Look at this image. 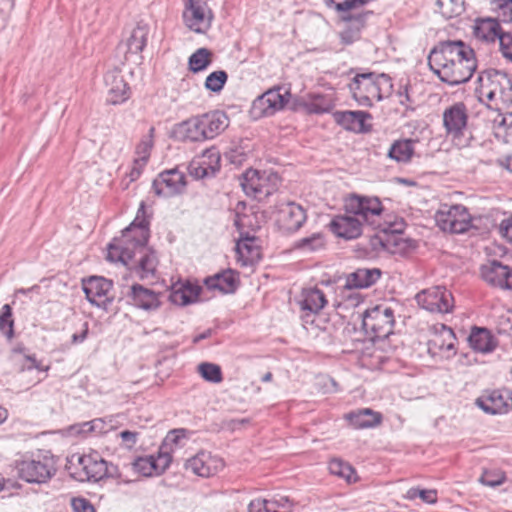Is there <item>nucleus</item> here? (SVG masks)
I'll use <instances>...</instances> for the list:
<instances>
[{
  "mask_svg": "<svg viewBox=\"0 0 512 512\" xmlns=\"http://www.w3.org/2000/svg\"><path fill=\"white\" fill-rule=\"evenodd\" d=\"M428 65L450 86L469 81L477 68L473 49L461 40L441 41L435 45L428 55Z\"/></svg>",
  "mask_w": 512,
  "mask_h": 512,
  "instance_id": "1",
  "label": "nucleus"
},
{
  "mask_svg": "<svg viewBox=\"0 0 512 512\" xmlns=\"http://www.w3.org/2000/svg\"><path fill=\"white\" fill-rule=\"evenodd\" d=\"M131 233H137V236H133L132 249L136 257L130 262L128 268L141 281L155 278L159 261L156 251L147 246L150 233L144 202H141L134 221L124 229V239L130 237Z\"/></svg>",
  "mask_w": 512,
  "mask_h": 512,
  "instance_id": "2",
  "label": "nucleus"
},
{
  "mask_svg": "<svg viewBox=\"0 0 512 512\" xmlns=\"http://www.w3.org/2000/svg\"><path fill=\"white\" fill-rule=\"evenodd\" d=\"M475 94L480 103L493 113L502 112L512 104V78L504 71L486 69L478 75Z\"/></svg>",
  "mask_w": 512,
  "mask_h": 512,
  "instance_id": "3",
  "label": "nucleus"
},
{
  "mask_svg": "<svg viewBox=\"0 0 512 512\" xmlns=\"http://www.w3.org/2000/svg\"><path fill=\"white\" fill-rule=\"evenodd\" d=\"M346 209L363 218L367 225L383 233L401 234L405 229L403 219L390 220L383 215L384 207L377 197L352 195L346 200Z\"/></svg>",
  "mask_w": 512,
  "mask_h": 512,
  "instance_id": "4",
  "label": "nucleus"
},
{
  "mask_svg": "<svg viewBox=\"0 0 512 512\" xmlns=\"http://www.w3.org/2000/svg\"><path fill=\"white\" fill-rule=\"evenodd\" d=\"M391 88L392 82L388 75L372 72L357 74L349 84L353 98L365 107H371L374 100L381 101L384 93L388 94Z\"/></svg>",
  "mask_w": 512,
  "mask_h": 512,
  "instance_id": "5",
  "label": "nucleus"
},
{
  "mask_svg": "<svg viewBox=\"0 0 512 512\" xmlns=\"http://www.w3.org/2000/svg\"><path fill=\"white\" fill-rule=\"evenodd\" d=\"M239 181L248 197L261 201L278 190L281 178L272 170L248 169L240 176Z\"/></svg>",
  "mask_w": 512,
  "mask_h": 512,
  "instance_id": "6",
  "label": "nucleus"
},
{
  "mask_svg": "<svg viewBox=\"0 0 512 512\" xmlns=\"http://www.w3.org/2000/svg\"><path fill=\"white\" fill-rule=\"evenodd\" d=\"M468 114L464 103L458 102L446 108L443 112V126L446 134L458 148L470 145L473 139L467 128Z\"/></svg>",
  "mask_w": 512,
  "mask_h": 512,
  "instance_id": "7",
  "label": "nucleus"
},
{
  "mask_svg": "<svg viewBox=\"0 0 512 512\" xmlns=\"http://www.w3.org/2000/svg\"><path fill=\"white\" fill-rule=\"evenodd\" d=\"M17 471L19 478L28 483L44 484L56 474V461L51 455H38L19 462Z\"/></svg>",
  "mask_w": 512,
  "mask_h": 512,
  "instance_id": "8",
  "label": "nucleus"
},
{
  "mask_svg": "<svg viewBox=\"0 0 512 512\" xmlns=\"http://www.w3.org/2000/svg\"><path fill=\"white\" fill-rule=\"evenodd\" d=\"M394 324V310L385 305H377L363 314L362 327L374 339H386L393 333Z\"/></svg>",
  "mask_w": 512,
  "mask_h": 512,
  "instance_id": "9",
  "label": "nucleus"
},
{
  "mask_svg": "<svg viewBox=\"0 0 512 512\" xmlns=\"http://www.w3.org/2000/svg\"><path fill=\"white\" fill-rule=\"evenodd\" d=\"M289 97L288 90L281 93L280 87L269 89L253 101L251 115L255 119L271 116L284 108L289 101Z\"/></svg>",
  "mask_w": 512,
  "mask_h": 512,
  "instance_id": "10",
  "label": "nucleus"
},
{
  "mask_svg": "<svg viewBox=\"0 0 512 512\" xmlns=\"http://www.w3.org/2000/svg\"><path fill=\"white\" fill-rule=\"evenodd\" d=\"M416 301L419 306L430 312L449 313L454 306L452 293L442 286L419 292L416 295Z\"/></svg>",
  "mask_w": 512,
  "mask_h": 512,
  "instance_id": "11",
  "label": "nucleus"
},
{
  "mask_svg": "<svg viewBox=\"0 0 512 512\" xmlns=\"http://www.w3.org/2000/svg\"><path fill=\"white\" fill-rule=\"evenodd\" d=\"M476 405L490 415L505 414L512 410V390H485L475 401Z\"/></svg>",
  "mask_w": 512,
  "mask_h": 512,
  "instance_id": "12",
  "label": "nucleus"
},
{
  "mask_svg": "<svg viewBox=\"0 0 512 512\" xmlns=\"http://www.w3.org/2000/svg\"><path fill=\"white\" fill-rule=\"evenodd\" d=\"M436 222L443 231L455 234L466 232L470 227V215L462 205H454L436 214Z\"/></svg>",
  "mask_w": 512,
  "mask_h": 512,
  "instance_id": "13",
  "label": "nucleus"
},
{
  "mask_svg": "<svg viewBox=\"0 0 512 512\" xmlns=\"http://www.w3.org/2000/svg\"><path fill=\"white\" fill-rule=\"evenodd\" d=\"M113 282L104 277L92 276L87 280H83V291L87 300L92 304L104 310H108L109 305L113 302V296L110 291Z\"/></svg>",
  "mask_w": 512,
  "mask_h": 512,
  "instance_id": "14",
  "label": "nucleus"
},
{
  "mask_svg": "<svg viewBox=\"0 0 512 512\" xmlns=\"http://www.w3.org/2000/svg\"><path fill=\"white\" fill-rule=\"evenodd\" d=\"M186 177L177 168L161 172L152 183L156 195L169 198L184 192Z\"/></svg>",
  "mask_w": 512,
  "mask_h": 512,
  "instance_id": "15",
  "label": "nucleus"
},
{
  "mask_svg": "<svg viewBox=\"0 0 512 512\" xmlns=\"http://www.w3.org/2000/svg\"><path fill=\"white\" fill-rule=\"evenodd\" d=\"M186 25L196 33L206 32L213 19V14L203 0H188L184 11Z\"/></svg>",
  "mask_w": 512,
  "mask_h": 512,
  "instance_id": "16",
  "label": "nucleus"
},
{
  "mask_svg": "<svg viewBox=\"0 0 512 512\" xmlns=\"http://www.w3.org/2000/svg\"><path fill=\"white\" fill-rule=\"evenodd\" d=\"M77 471L75 478L79 481H99L107 474V462L99 455L77 456Z\"/></svg>",
  "mask_w": 512,
  "mask_h": 512,
  "instance_id": "17",
  "label": "nucleus"
},
{
  "mask_svg": "<svg viewBox=\"0 0 512 512\" xmlns=\"http://www.w3.org/2000/svg\"><path fill=\"white\" fill-rule=\"evenodd\" d=\"M185 470L200 477H210L223 469L224 462L221 458L212 456L209 452L201 451L186 460Z\"/></svg>",
  "mask_w": 512,
  "mask_h": 512,
  "instance_id": "18",
  "label": "nucleus"
},
{
  "mask_svg": "<svg viewBox=\"0 0 512 512\" xmlns=\"http://www.w3.org/2000/svg\"><path fill=\"white\" fill-rule=\"evenodd\" d=\"M306 219V212L301 205L287 202L281 205L278 211L277 222L283 232L293 233L303 226Z\"/></svg>",
  "mask_w": 512,
  "mask_h": 512,
  "instance_id": "19",
  "label": "nucleus"
},
{
  "mask_svg": "<svg viewBox=\"0 0 512 512\" xmlns=\"http://www.w3.org/2000/svg\"><path fill=\"white\" fill-rule=\"evenodd\" d=\"M221 168V156L217 148L206 149L191 165V174L197 179L214 177Z\"/></svg>",
  "mask_w": 512,
  "mask_h": 512,
  "instance_id": "20",
  "label": "nucleus"
},
{
  "mask_svg": "<svg viewBox=\"0 0 512 512\" xmlns=\"http://www.w3.org/2000/svg\"><path fill=\"white\" fill-rule=\"evenodd\" d=\"M345 210L347 209L345 208ZM346 212L350 214V212ZM363 223H366L363 218L354 213H351V215H339L330 222V229L338 237L355 239L362 234Z\"/></svg>",
  "mask_w": 512,
  "mask_h": 512,
  "instance_id": "21",
  "label": "nucleus"
},
{
  "mask_svg": "<svg viewBox=\"0 0 512 512\" xmlns=\"http://www.w3.org/2000/svg\"><path fill=\"white\" fill-rule=\"evenodd\" d=\"M481 276L491 286L512 290V268L497 260L483 265Z\"/></svg>",
  "mask_w": 512,
  "mask_h": 512,
  "instance_id": "22",
  "label": "nucleus"
},
{
  "mask_svg": "<svg viewBox=\"0 0 512 512\" xmlns=\"http://www.w3.org/2000/svg\"><path fill=\"white\" fill-rule=\"evenodd\" d=\"M104 82L107 89L106 101L112 105L125 102L130 97V88L120 70L113 69L104 76Z\"/></svg>",
  "mask_w": 512,
  "mask_h": 512,
  "instance_id": "23",
  "label": "nucleus"
},
{
  "mask_svg": "<svg viewBox=\"0 0 512 512\" xmlns=\"http://www.w3.org/2000/svg\"><path fill=\"white\" fill-rule=\"evenodd\" d=\"M327 304L325 294L322 290L314 287L303 289L299 305L304 312L302 319L305 323L313 322L310 318L318 314Z\"/></svg>",
  "mask_w": 512,
  "mask_h": 512,
  "instance_id": "24",
  "label": "nucleus"
},
{
  "mask_svg": "<svg viewBox=\"0 0 512 512\" xmlns=\"http://www.w3.org/2000/svg\"><path fill=\"white\" fill-rule=\"evenodd\" d=\"M133 236H137V233H131L130 237L124 239L123 230L121 238L114 239L113 242L108 245L107 260L111 262H121L128 267L130 262L136 257V253L132 250Z\"/></svg>",
  "mask_w": 512,
  "mask_h": 512,
  "instance_id": "25",
  "label": "nucleus"
},
{
  "mask_svg": "<svg viewBox=\"0 0 512 512\" xmlns=\"http://www.w3.org/2000/svg\"><path fill=\"white\" fill-rule=\"evenodd\" d=\"M197 116L202 130L205 132L206 140L215 138L229 126L228 116L220 110L210 111Z\"/></svg>",
  "mask_w": 512,
  "mask_h": 512,
  "instance_id": "26",
  "label": "nucleus"
},
{
  "mask_svg": "<svg viewBox=\"0 0 512 512\" xmlns=\"http://www.w3.org/2000/svg\"><path fill=\"white\" fill-rule=\"evenodd\" d=\"M373 14L372 11H365L355 15L344 16L342 19L347 23L346 28L340 32L341 42L351 45L361 37V31L366 25L367 18Z\"/></svg>",
  "mask_w": 512,
  "mask_h": 512,
  "instance_id": "27",
  "label": "nucleus"
},
{
  "mask_svg": "<svg viewBox=\"0 0 512 512\" xmlns=\"http://www.w3.org/2000/svg\"><path fill=\"white\" fill-rule=\"evenodd\" d=\"M236 253L238 260L241 261L244 266L252 265L259 261L261 253L257 237L249 233L241 234L240 239L236 243Z\"/></svg>",
  "mask_w": 512,
  "mask_h": 512,
  "instance_id": "28",
  "label": "nucleus"
},
{
  "mask_svg": "<svg viewBox=\"0 0 512 512\" xmlns=\"http://www.w3.org/2000/svg\"><path fill=\"white\" fill-rule=\"evenodd\" d=\"M204 284L210 290H218L221 293L229 294L236 291L239 279L234 270L227 269L218 272L213 276L206 277L204 279Z\"/></svg>",
  "mask_w": 512,
  "mask_h": 512,
  "instance_id": "29",
  "label": "nucleus"
},
{
  "mask_svg": "<svg viewBox=\"0 0 512 512\" xmlns=\"http://www.w3.org/2000/svg\"><path fill=\"white\" fill-rule=\"evenodd\" d=\"M379 268H358L346 276L344 287L347 289H364L374 285L381 277Z\"/></svg>",
  "mask_w": 512,
  "mask_h": 512,
  "instance_id": "30",
  "label": "nucleus"
},
{
  "mask_svg": "<svg viewBox=\"0 0 512 512\" xmlns=\"http://www.w3.org/2000/svg\"><path fill=\"white\" fill-rule=\"evenodd\" d=\"M174 135L183 142L206 141L205 132L201 128L198 116L191 117L175 125Z\"/></svg>",
  "mask_w": 512,
  "mask_h": 512,
  "instance_id": "31",
  "label": "nucleus"
},
{
  "mask_svg": "<svg viewBox=\"0 0 512 512\" xmlns=\"http://www.w3.org/2000/svg\"><path fill=\"white\" fill-rule=\"evenodd\" d=\"M371 118L366 111H337L334 113L335 121L344 129L361 133L369 129L365 125V121Z\"/></svg>",
  "mask_w": 512,
  "mask_h": 512,
  "instance_id": "32",
  "label": "nucleus"
},
{
  "mask_svg": "<svg viewBox=\"0 0 512 512\" xmlns=\"http://www.w3.org/2000/svg\"><path fill=\"white\" fill-rule=\"evenodd\" d=\"M129 297L134 306L143 310H154L160 306L159 294L140 284L131 286Z\"/></svg>",
  "mask_w": 512,
  "mask_h": 512,
  "instance_id": "33",
  "label": "nucleus"
},
{
  "mask_svg": "<svg viewBox=\"0 0 512 512\" xmlns=\"http://www.w3.org/2000/svg\"><path fill=\"white\" fill-rule=\"evenodd\" d=\"M345 419L356 429H366L379 425L382 414L370 408H362L347 413Z\"/></svg>",
  "mask_w": 512,
  "mask_h": 512,
  "instance_id": "34",
  "label": "nucleus"
},
{
  "mask_svg": "<svg viewBox=\"0 0 512 512\" xmlns=\"http://www.w3.org/2000/svg\"><path fill=\"white\" fill-rule=\"evenodd\" d=\"M455 334L449 327L442 326L440 333L435 334L431 339L428 340V352L432 355H437L442 351H453L455 349Z\"/></svg>",
  "mask_w": 512,
  "mask_h": 512,
  "instance_id": "35",
  "label": "nucleus"
},
{
  "mask_svg": "<svg viewBox=\"0 0 512 512\" xmlns=\"http://www.w3.org/2000/svg\"><path fill=\"white\" fill-rule=\"evenodd\" d=\"M149 35V26L144 22H138L131 31L129 37L125 42L127 53L138 54L141 53L147 44Z\"/></svg>",
  "mask_w": 512,
  "mask_h": 512,
  "instance_id": "36",
  "label": "nucleus"
},
{
  "mask_svg": "<svg viewBox=\"0 0 512 512\" xmlns=\"http://www.w3.org/2000/svg\"><path fill=\"white\" fill-rule=\"evenodd\" d=\"M201 290L202 288L199 285L187 282L178 288H173L169 299L175 305L185 306L194 303L198 299Z\"/></svg>",
  "mask_w": 512,
  "mask_h": 512,
  "instance_id": "37",
  "label": "nucleus"
},
{
  "mask_svg": "<svg viewBox=\"0 0 512 512\" xmlns=\"http://www.w3.org/2000/svg\"><path fill=\"white\" fill-rule=\"evenodd\" d=\"M470 347L478 352L488 353L494 350L493 336L486 328L473 327L468 336Z\"/></svg>",
  "mask_w": 512,
  "mask_h": 512,
  "instance_id": "38",
  "label": "nucleus"
},
{
  "mask_svg": "<svg viewBox=\"0 0 512 512\" xmlns=\"http://www.w3.org/2000/svg\"><path fill=\"white\" fill-rule=\"evenodd\" d=\"M503 34L504 32L496 19H481L474 26V35L481 40L493 42L496 39L499 40V37Z\"/></svg>",
  "mask_w": 512,
  "mask_h": 512,
  "instance_id": "39",
  "label": "nucleus"
},
{
  "mask_svg": "<svg viewBox=\"0 0 512 512\" xmlns=\"http://www.w3.org/2000/svg\"><path fill=\"white\" fill-rule=\"evenodd\" d=\"M415 143L412 139L397 140L391 145L387 155L398 163H407L414 154Z\"/></svg>",
  "mask_w": 512,
  "mask_h": 512,
  "instance_id": "40",
  "label": "nucleus"
},
{
  "mask_svg": "<svg viewBox=\"0 0 512 512\" xmlns=\"http://www.w3.org/2000/svg\"><path fill=\"white\" fill-rule=\"evenodd\" d=\"M493 129L496 137H501L504 142L512 143V112L506 115L496 113L493 119Z\"/></svg>",
  "mask_w": 512,
  "mask_h": 512,
  "instance_id": "41",
  "label": "nucleus"
},
{
  "mask_svg": "<svg viewBox=\"0 0 512 512\" xmlns=\"http://www.w3.org/2000/svg\"><path fill=\"white\" fill-rule=\"evenodd\" d=\"M154 132L155 128L151 127L148 134L141 138L136 147V154L138 155V158L135 160V164L140 167L144 166L150 157V152L154 145Z\"/></svg>",
  "mask_w": 512,
  "mask_h": 512,
  "instance_id": "42",
  "label": "nucleus"
},
{
  "mask_svg": "<svg viewBox=\"0 0 512 512\" xmlns=\"http://www.w3.org/2000/svg\"><path fill=\"white\" fill-rule=\"evenodd\" d=\"M211 52L207 48H199L197 49L190 57H189V68L192 72L196 73L206 69L211 63Z\"/></svg>",
  "mask_w": 512,
  "mask_h": 512,
  "instance_id": "43",
  "label": "nucleus"
},
{
  "mask_svg": "<svg viewBox=\"0 0 512 512\" xmlns=\"http://www.w3.org/2000/svg\"><path fill=\"white\" fill-rule=\"evenodd\" d=\"M464 0H437L436 4L440 13L446 18H453L461 15L464 8Z\"/></svg>",
  "mask_w": 512,
  "mask_h": 512,
  "instance_id": "44",
  "label": "nucleus"
},
{
  "mask_svg": "<svg viewBox=\"0 0 512 512\" xmlns=\"http://www.w3.org/2000/svg\"><path fill=\"white\" fill-rule=\"evenodd\" d=\"M490 6L496 13L498 22L512 23V0H491Z\"/></svg>",
  "mask_w": 512,
  "mask_h": 512,
  "instance_id": "45",
  "label": "nucleus"
},
{
  "mask_svg": "<svg viewBox=\"0 0 512 512\" xmlns=\"http://www.w3.org/2000/svg\"><path fill=\"white\" fill-rule=\"evenodd\" d=\"M325 245L324 236L321 233H314L309 237L298 240L294 247L305 252H314L322 249Z\"/></svg>",
  "mask_w": 512,
  "mask_h": 512,
  "instance_id": "46",
  "label": "nucleus"
},
{
  "mask_svg": "<svg viewBox=\"0 0 512 512\" xmlns=\"http://www.w3.org/2000/svg\"><path fill=\"white\" fill-rule=\"evenodd\" d=\"M132 468L135 472L138 474L145 476V477H151L154 474H156L155 471V464H154V456H144V457H137L132 462Z\"/></svg>",
  "mask_w": 512,
  "mask_h": 512,
  "instance_id": "47",
  "label": "nucleus"
},
{
  "mask_svg": "<svg viewBox=\"0 0 512 512\" xmlns=\"http://www.w3.org/2000/svg\"><path fill=\"white\" fill-rule=\"evenodd\" d=\"M198 372L206 381L220 383L223 380L222 371L219 365L203 362L198 365Z\"/></svg>",
  "mask_w": 512,
  "mask_h": 512,
  "instance_id": "48",
  "label": "nucleus"
},
{
  "mask_svg": "<svg viewBox=\"0 0 512 512\" xmlns=\"http://www.w3.org/2000/svg\"><path fill=\"white\" fill-rule=\"evenodd\" d=\"M228 80V74L224 70L210 73L205 80V88L211 92L219 93Z\"/></svg>",
  "mask_w": 512,
  "mask_h": 512,
  "instance_id": "49",
  "label": "nucleus"
},
{
  "mask_svg": "<svg viewBox=\"0 0 512 512\" xmlns=\"http://www.w3.org/2000/svg\"><path fill=\"white\" fill-rule=\"evenodd\" d=\"M14 321L12 319V308L9 304H5L0 312V331L11 339L14 335Z\"/></svg>",
  "mask_w": 512,
  "mask_h": 512,
  "instance_id": "50",
  "label": "nucleus"
},
{
  "mask_svg": "<svg viewBox=\"0 0 512 512\" xmlns=\"http://www.w3.org/2000/svg\"><path fill=\"white\" fill-rule=\"evenodd\" d=\"M328 468L332 474L342 477L349 482L351 481L352 476L355 474L353 467L341 459L331 460Z\"/></svg>",
  "mask_w": 512,
  "mask_h": 512,
  "instance_id": "51",
  "label": "nucleus"
},
{
  "mask_svg": "<svg viewBox=\"0 0 512 512\" xmlns=\"http://www.w3.org/2000/svg\"><path fill=\"white\" fill-rule=\"evenodd\" d=\"M171 452V448H164V446L161 445L157 457L154 456L156 475L164 473L166 469L169 467L172 461Z\"/></svg>",
  "mask_w": 512,
  "mask_h": 512,
  "instance_id": "52",
  "label": "nucleus"
},
{
  "mask_svg": "<svg viewBox=\"0 0 512 512\" xmlns=\"http://www.w3.org/2000/svg\"><path fill=\"white\" fill-rule=\"evenodd\" d=\"M332 109V101L322 95H315L309 103V111L315 114L328 113Z\"/></svg>",
  "mask_w": 512,
  "mask_h": 512,
  "instance_id": "53",
  "label": "nucleus"
},
{
  "mask_svg": "<svg viewBox=\"0 0 512 512\" xmlns=\"http://www.w3.org/2000/svg\"><path fill=\"white\" fill-rule=\"evenodd\" d=\"M505 474L499 470H485L479 481L486 486L496 487L505 481Z\"/></svg>",
  "mask_w": 512,
  "mask_h": 512,
  "instance_id": "54",
  "label": "nucleus"
},
{
  "mask_svg": "<svg viewBox=\"0 0 512 512\" xmlns=\"http://www.w3.org/2000/svg\"><path fill=\"white\" fill-rule=\"evenodd\" d=\"M36 369L38 371H48L49 366H43L41 362L37 361L35 356L25 355L23 362L20 364L19 372H25Z\"/></svg>",
  "mask_w": 512,
  "mask_h": 512,
  "instance_id": "55",
  "label": "nucleus"
},
{
  "mask_svg": "<svg viewBox=\"0 0 512 512\" xmlns=\"http://www.w3.org/2000/svg\"><path fill=\"white\" fill-rule=\"evenodd\" d=\"M71 507L73 512H96L90 500L81 496L71 499Z\"/></svg>",
  "mask_w": 512,
  "mask_h": 512,
  "instance_id": "56",
  "label": "nucleus"
},
{
  "mask_svg": "<svg viewBox=\"0 0 512 512\" xmlns=\"http://www.w3.org/2000/svg\"><path fill=\"white\" fill-rule=\"evenodd\" d=\"M185 436L186 435L184 429L171 430L165 437L162 446H164V448H171L173 450V445H178L180 441L185 438Z\"/></svg>",
  "mask_w": 512,
  "mask_h": 512,
  "instance_id": "57",
  "label": "nucleus"
},
{
  "mask_svg": "<svg viewBox=\"0 0 512 512\" xmlns=\"http://www.w3.org/2000/svg\"><path fill=\"white\" fill-rule=\"evenodd\" d=\"M500 51L503 57L512 62V35L504 33L499 37Z\"/></svg>",
  "mask_w": 512,
  "mask_h": 512,
  "instance_id": "58",
  "label": "nucleus"
},
{
  "mask_svg": "<svg viewBox=\"0 0 512 512\" xmlns=\"http://www.w3.org/2000/svg\"><path fill=\"white\" fill-rule=\"evenodd\" d=\"M82 426L87 427V431H91L92 433L95 434H102L107 431V425L105 421L101 418H96L88 422H83Z\"/></svg>",
  "mask_w": 512,
  "mask_h": 512,
  "instance_id": "59",
  "label": "nucleus"
},
{
  "mask_svg": "<svg viewBox=\"0 0 512 512\" xmlns=\"http://www.w3.org/2000/svg\"><path fill=\"white\" fill-rule=\"evenodd\" d=\"M499 233L502 237L512 242V216L504 219L499 225Z\"/></svg>",
  "mask_w": 512,
  "mask_h": 512,
  "instance_id": "60",
  "label": "nucleus"
},
{
  "mask_svg": "<svg viewBox=\"0 0 512 512\" xmlns=\"http://www.w3.org/2000/svg\"><path fill=\"white\" fill-rule=\"evenodd\" d=\"M119 436L121 437L122 441L126 444L128 448H132L137 442L138 433L129 430H124L120 432Z\"/></svg>",
  "mask_w": 512,
  "mask_h": 512,
  "instance_id": "61",
  "label": "nucleus"
},
{
  "mask_svg": "<svg viewBox=\"0 0 512 512\" xmlns=\"http://www.w3.org/2000/svg\"><path fill=\"white\" fill-rule=\"evenodd\" d=\"M419 498L428 504H434L437 502V492L433 489H420L418 492Z\"/></svg>",
  "mask_w": 512,
  "mask_h": 512,
  "instance_id": "62",
  "label": "nucleus"
},
{
  "mask_svg": "<svg viewBox=\"0 0 512 512\" xmlns=\"http://www.w3.org/2000/svg\"><path fill=\"white\" fill-rule=\"evenodd\" d=\"M88 332H89V324H88V322H84L82 325L81 331L79 333H74L72 335L71 343L74 345L83 343L88 336Z\"/></svg>",
  "mask_w": 512,
  "mask_h": 512,
  "instance_id": "63",
  "label": "nucleus"
},
{
  "mask_svg": "<svg viewBox=\"0 0 512 512\" xmlns=\"http://www.w3.org/2000/svg\"><path fill=\"white\" fill-rule=\"evenodd\" d=\"M105 477L117 478V479H120L124 483H130L129 480H125L122 478V474L119 471L118 467L111 463L110 464L107 463V474Z\"/></svg>",
  "mask_w": 512,
  "mask_h": 512,
  "instance_id": "64",
  "label": "nucleus"
}]
</instances>
